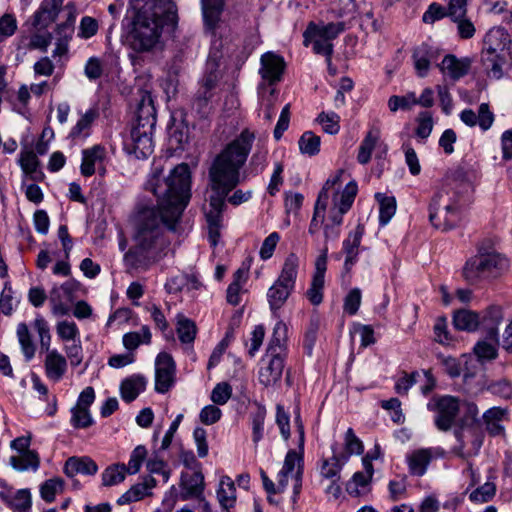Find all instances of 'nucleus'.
Listing matches in <instances>:
<instances>
[{
  "instance_id": "5fc2aeb1",
  "label": "nucleus",
  "mask_w": 512,
  "mask_h": 512,
  "mask_svg": "<svg viewBox=\"0 0 512 512\" xmlns=\"http://www.w3.org/2000/svg\"><path fill=\"white\" fill-rule=\"evenodd\" d=\"M371 478L363 472L354 473L352 479L346 484V491L349 495L357 497L368 486Z\"/></svg>"
},
{
  "instance_id": "338daca9",
  "label": "nucleus",
  "mask_w": 512,
  "mask_h": 512,
  "mask_svg": "<svg viewBox=\"0 0 512 512\" xmlns=\"http://www.w3.org/2000/svg\"><path fill=\"white\" fill-rule=\"evenodd\" d=\"M98 32V22L95 18L84 16L80 21L78 36L82 39H89Z\"/></svg>"
},
{
  "instance_id": "a878e982",
  "label": "nucleus",
  "mask_w": 512,
  "mask_h": 512,
  "mask_svg": "<svg viewBox=\"0 0 512 512\" xmlns=\"http://www.w3.org/2000/svg\"><path fill=\"white\" fill-rule=\"evenodd\" d=\"M503 319V310L500 306L492 305L484 311L480 318V324L487 327V336L489 339L494 341L498 340V326Z\"/></svg>"
},
{
  "instance_id": "6e6552de",
  "label": "nucleus",
  "mask_w": 512,
  "mask_h": 512,
  "mask_svg": "<svg viewBox=\"0 0 512 512\" xmlns=\"http://www.w3.org/2000/svg\"><path fill=\"white\" fill-rule=\"evenodd\" d=\"M454 435L459 443V445L454 448V452L458 457L468 459L478 454L483 444V436L479 427L459 426L455 429Z\"/></svg>"
},
{
  "instance_id": "72a5a7b5",
  "label": "nucleus",
  "mask_w": 512,
  "mask_h": 512,
  "mask_svg": "<svg viewBox=\"0 0 512 512\" xmlns=\"http://www.w3.org/2000/svg\"><path fill=\"white\" fill-rule=\"evenodd\" d=\"M506 413L507 410L505 409L500 407H492L483 414V420L486 424V429L491 435L497 436L503 433L504 428L501 425V421L503 420Z\"/></svg>"
},
{
  "instance_id": "5701e85b",
  "label": "nucleus",
  "mask_w": 512,
  "mask_h": 512,
  "mask_svg": "<svg viewBox=\"0 0 512 512\" xmlns=\"http://www.w3.org/2000/svg\"><path fill=\"white\" fill-rule=\"evenodd\" d=\"M46 376L54 382L60 381L67 371V360L57 350L47 353L44 362Z\"/></svg>"
},
{
  "instance_id": "7c9ffc66",
  "label": "nucleus",
  "mask_w": 512,
  "mask_h": 512,
  "mask_svg": "<svg viewBox=\"0 0 512 512\" xmlns=\"http://www.w3.org/2000/svg\"><path fill=\"white\" fill-rule=\"evenodd\" d=\"M381 137L380 130H370L362 140L357 154V161L361 165H366L370 162L372 153L378 144Z\"/></svg>"
},
{
  "instance_id": "423d86ee",
  "label": "nucleus",
  "mask_w": 512,
  "mask_h": 512,
  "mask_svg": "<svg viewBox=\"0 0 512 512\" xmlns=\"http://www.w3.org/2000/svg\"><path fill=\"white\" fill-rule=\"evenodd\" d=\"M444 198L442 192L436 193L432 198L429 205V221L435 228L448 231L459 224L461 214L456 204L447 203Z\"/></svg>"
},
{
  "instance_id": "052dcab7",
  "label": "nucleus",
  "mask_w": 512,
  "mask_h": 512,
  "mask_svg": "<svg viewBox=\"0 0 512 512\" xmlns=\"http://www.w3.org/2000/svg\"><path fill=\"white\" fill-rule=\"evenodd\" d=\"M496 493V485L487 481L482 486L476 488L469 496L472 502L485 503L490 501Z\"/></svg>"
},
{
  "instance_id": "c756f323",
  "label": "nucleus",
  "mask_w": 512,
  "mask_h": 512,
  "mask_svg": "<svg viewBox=\"0 0 512 512\" xmlns=\"http://www.w3.org/2000/svg\"><path fill=\"white\" fill-rule=\"evenodd\" d=\"M453 325L457 330L473 332L480 325V316L471 310L460 309L453 315Z\"/></svg>"
},
{
  "instance_id": "9d476101",
  "label": "nucleus",
  "mask_w": 512,
  "mask_h": 512,
  "mask_svg": "<svg viewBox=\"0 0 512 512\" xmlns=\"http://www.w3.org/2000/svg\"><path fill=\"white\" fill-rule=\"evenodd\" d=\"M153 129L132 126L130 138L125 141L124 147L127 153L133 154L137 159H146L153 152Z\"/></svg>"
},
{
  "instance_id": "b1692460",
  "label": "nucleus",
  "mask_w": 512,
  "mask_h": 512,
  "mask_svg": "<svg viewBox=\"0 0 512 512\" xmlns=\"http://www.w3.org/2000/svg\"><path fill=\"white\" fill-rule=\"evenodd\" d=\"M146 378L140 374H134L122 380L120 395L126 403L134 401L146 388Z\"/></svg>"
},
{
  "instance_id": "ddd939ff",
  "label": "nucleus",
  "mask_w": 512,
  "mask_h": 512,
  "mask_svg": "<svg viewBox=\"0 0 512 512\" xmlns=\"http://www.w3.org/2000/svg\"><path fill=\"white\" fill-rule=\"evenodd\" d=\"M284 370V358L268 356L265 354L261 360V367L258 372L259 382L265 387L276 384L282 377Z\"/></svg>"
},
{
  "instance_id": "1a4fd4ad",
  "label": "nucleus",
  "mask_w": 512,
  "mask_h": 512,
  "mask_svg": "<svg viewBox=\"0 0 512 512\" xmlns=\"http://www.w3.org/2000/svg\"><path fill=\"white\" fill-rule=\"evenodd\" d=\"M176 363L171 354L160 352L155 359V391L167 393L175 384Z\"/></svg>"
},
{
  "instance_id": "bf43d9fd",
  "label": "nucleus",
  "mask_w": 512,
  "mask_h": 512,
  "mask_svg": "<svg viewBox=\"0 0 512 512\" xmlns=\"http://www.w3.org/2000/svg\"><path fill=\"white\" fill-rule=\"evenodd\" d=\"M363 231L358 226L356 230L350 232L347 238L343 241V251L346 256L358 258V248L361 243Z\"/></svg>"
},
{
  "instance_id": "3c124183",
  "label": "nucleus",
  "mask_w": 512,
  "mask_h": 512,
  "mask_svg": "<svg viewBox=\"0 0 512 512\" xmlns=\"http://www.w3.org/2000/svg\"><path fill=\"white\" fill-rule=\"evenodd\" d=\"M13 294L14 291L11 283L6 281L0 294V311L6 316H10L13 313L14 307L19 303L18 300L14 299Z\"/></svg>"
},
{
  "instance_id": "f3484780",
  "label": "nucleus",
  "mask_w": 512,
  "mask_h": 512,
  "mask_svg": "<svg viewBox=\"0 0 512 512\" xmlns=\"http://www.w3.org/2000/svg\"><path fill=\"white\" fill-rule=\"evenodd\" d=\"M64 0H43L33 15L32 25L36 29H46L58 17Z\"/></svg>"
},
{
  "instance_id": "bb28decb",
  "label": "nucleus",
  "mask_w": 512,
  "mask_h": 512,
  "mask_svg": "<svg viewBox=\"0 0 512 512\" xmlns=\"http://www.w3.org/2000/svg\"><path fill=\"white\" fill-rule=\"evenodd\" d=\"M223 9L224 0H212V3H202L204 26L211 34H215Z\"/></svg>"
},
{
  "instance_id": "864d4df0",
  "label": "nucleus",
  "mask_w": 512,
  "mask_h": 512,
  "mask_svg": "<svg viewBox=\"0 0 512 512\" xmlns=\"http://www.w3.org/2000/svg\"><path fill=\"white\" fill-rule=\"evenodd\" d=\"M362 302V292L359 288L351 289L343 299V312L353 316L358 313Z\"/></svg>"
},
{
  "instance_id": "603ef678",
  "label": "nucleus",
  "mask_w": 512,
  "mask_h": 512,
  "mask_svg": "<svg viewBox=\"0 0 512 512\" xmlns=\"http://www.w3.org/2000/svg\"><path fill=\"white\" fill-rule=\"evenodd\" d=\"M11 507L19 512H28L31 508V493L28 489H20L8 498Z\"/></svg>"
},
{
  "instance_id": "2eb2a0df",
  "label": "nucleus",
  "mask_w": 512,
  "mask_h": 512,
  "mask_svg": "<svg viewBox=\"0 0 512 512\" xmlns=\"http://www.w3.org/2000/svg\"><path fill=\"white\" fill-rule=\"evenodd\" d=\"M106 148L101 144H96L82 151V163L80 166L81 174L84 177H90L96 172V166L102 173L105 172L103 163L106 159Z\"/></svg>"
},
{
  "instance_id": "f8f14e48",
  "label": "nucleus",
  "mask_w": 512,
  "mask_h": 512,
  "mask_svg": "<svg viewBox=\"0 0 512 512\" xmlns=\"http://www.w3.org/2000/svg\"><path fill=\"white\" fill-rule=\"evenodd\" d=\"M183 113L171 117V123L168 126V144L169 149L174 152L184 151L189 143V126L186 123Z\"/></svg>"
},
{
  "instance_id": "79ce46f5",
  "label": "nucleus",
  "mask_w": 512,
  "mask_h": 512,
  "mask_svg": "<svg viewBox=\"0 0 512 512\" xmlns=\"http://www.w3.org/2000/svg\"><path fill=\"white\" fill-rule=\"evenodd\" d=\"M17 337L25 359L30 361L35 355L36 347L32 341L28 326L25 323L18 324Z\"/></svg>"
},
{
  "instance_id": "7ed1b4c3",
  "label": "nucleus",
  "mask_w": 512,
  "mask_h": 512,
  "mask_svg": "<svg viewBox=\"0 0 512 512\" xmlns=\"http://www.w3.org/2000/svg\"><path fill=\"white\" fill-rule=\"evenodd\" d=\"M129 5L134 11L129 40L136 52L150 51L164 27L174 30L177 26V7L172 0H130Z\"/></svg>"
},
{
  "instance_id": "09e8293b",
  "label": "nucleus",
  "mask_w": 512,
  "mask_h": 512,
  "mask_svg": "<svg viewBox=\"0 0 512 512\" xmlns=\"http://www.w3.org/2000/svg\"><path fill=\"white\" fill-rule=\"evenodd\" d=\"M417 127L415 134L421 140H426L433 130L434 122L431 112L422 111L416 118Z\"/></svg>"
},
{
  "instance_id": "13d9d810",
  "label": "nucleus",
  "mask_w": 512,
  "mask_h": 512,
  "mask_svg": "<svg viewBox=\"0 0 512 512\" xmlns=\"http://www.w3.org/2000/svg\"><path fill=\"white\" fill-rule=\"evenodd\" d=\"M146 457V447L143 445L136 446L130 455L128 466H126V472L130 475L138 473Z\"/></svg>"
},
{
  "instance_id": "2f4dec72",
  "label": "nucleus",
  "mask_w": 512,
  "mask_h": 512,
  "mask_svg": "<svg viewBox=\"0 0 512 512\" xmlns=\"http://www.w3.org/2000/svg\"><path fill=\"white\" fill-rule=\"evenodd\" d=\"M217 498L220 506L224 509H230L236 502V488L233 480L229 476H223L217 489Z\"/></svg>"
},
{
  "instance_id": "69168bd1",
  "label": "nucleus",
  "mask_w": 512,
  "mask_h": 512,
  "mask_svg": "<svg viewBox=\"0 0 512 512\" xmlns=\"http://www.w3.org/2000/svg\"><path fill=\"white\" fill-rule=\"evenodd\" d=\"M325 280L312 278L309 289L306 292V296L311 304L317 306L323 301V288Z\"/></svg>"
},
{
  "instance_id": "4d7b16f0",
  "label": "nucleus",
  "mask_w": 512,
  "mask_h": 512,
  "mask_svg": "<svg viewBox=\"0 0 512 512\" xmlns=\"http://www.w3.org/2000/svg\"><path fill=\"white\" fill-rule=\"evenodd\" d=\"M94 421L89 409L74 406L71 409V424L76 429L88 428Z\"/></svg>"
},
{
  "instance_id": "0eeeda50",
  "label": "nucleus",
  "mask_w": 512,
  "mask_h": 512,
  "mask_svg": "<svg viewBox=\"0 0 512 512\" xmlns=\"http://www.w3.org/2000/svg\"><path fill=\"white\" fill-rule=\"evenodd\" d=\"M427 407L429 410L436 411L434 423L437 429L446 432L455 424L460 411V402L454 396L444 395L433 398Z\"/></svg>"
},
{
  "instance_id": "58836bf2",
  "label": "nucleus",
  "mask_w": 512,
  "mask_h": 512,
  "mask_svg": "<svg viewBox=\"0 0 512 512\" xmlns=\"http://www.w3.org/2000/svg\"><path fill=\"white\" fill-rule=\"evenodd\" d=\"M432 52L427 45L417 47L413 52L414 67L420 77H425L430 68Z\"/></svg>"
},
{
  "instance_id": "a19ab883",
  "label": "nucleus",
  "mask_w": 512,
  "mask_h": 512,
  "mask_svg": "<svg viewBox=\"0 0 512 512\" xmlns=\"http://www.w3.org/2000/svg\"><path fill=\"white\" fill-rule=\"evenodd\" d=\"M357 194V184L354 181L349 182L344 190L334 198V206L340 208L342 213H347L351 208Z\"/></svg>"
},
{
  "instance_id": "680f3d73",
  "label": "nucleus",
  "mask_w": 512,
  "mask_h": 512,
  "mask_svg": "<svg viewBox=\"0 0 512 512\" xmlns=\"http://www.w3.org/2000/svg\"><path fill=\"white\" fill-rule=\"evenodd\" d=\"M317 121L322 126L324 132L335 135L340 130L339 116L336 113L326 114L320 113L317 117Z\"/></svg>"
},
{
  "instance_id": "4468645a",
  "label": "nucleus",
  "mask_w": 512,
  "mask_h": 512,
  "mask_svg": "<svg viewBox=\"0 0 512 512\" xmlns=\"http://www.w3.org/2000/svg\"><path fill=\"white\" fill-rule=\"evenodd\" d=\"M345 28L346 26L344 22H330L323 25L310 22L303 33V44L308 46L310 44V40L313 38H322L328 42H331L332 40L336 39L339 34L345 30Z\"/></svg>"
},
{
  "instance_id": "0e129e2a",
  "label": "nucleus",
  "mask_w": 512,
  "mask_h": 512,
  "mask_svg": "<svg viewBox=\"0 0 512 512\" xmlns=\"http://www.w3.org/2000/svg\"><path fill=\"white\" fill-rule=\"evenodd\" d=\"M266 411L259 408L252 416V440L257 444L263 438Z\"/></svg>"
},
{
  "instance_id": "49530a36",
  "label": "nucleus",
  "mask_w": 512,
  "mask_h": 512,
  "mask_svg": "<svg viewBox=\"0 0 512 512\" xmlns=\"http://www.w3.org/2000/svg\"><path fill=\"white\" fill-rule=\"evenodd\" d=\"M63 487L64 481L61 478L48 479L40 486L41 498L47 503H51L55 500L56 494L62 492Z\"/></svg>"
},
{
  "instance_id": "4be33fe9",
  "label": "nucleus",
  "mask_w": 512,
  "mask_h": 512,
  "mask_svg": "<svg viewBox=\"0 0 512 512\" xmlns=\"http://www.w3.org/2000/svg\"><path fill=\"white\" fill-rule=\"evenodd\" d=\"M98 471L96 462L90 457H70L64 465V473L67 477H74L77 474L95 475Z\"/></svg>"
},
{
  "instance_id": "a18cd8bd",
  "label": "nucleus",
  "mask_w": 512,
  "mask_h": 512,
  "mask_svg": "<svg viewBox=\"0 0 512 512\" xmlns=\"http://www.w3.org/2000/svg\"><path fill=\"white\" fill-rule=\"evenodd\" d=\"M421 373L420 371H413L411 373H407L405 371L401 372L399 378L396 379L394 385V391L398 395H406L409 389L416 383L420 382Z\"/></svg>"
},
{
  "instance_id": "9b49d317",
  "label": "nucleus",
  "mask_w": 512,
  "mask_h": 512,
  "mask_svg": "<svg viewBox=\"0 0 512 512\" xmlns=\"http://www.w3.org/2000/svg\"><path fill=\"white\" fill-rule=\"evenodd\" d=\"M179 487V498L182 501L190 499L204 500L205 481L201 470L192 473L182 472Z\"/></svg>"
},
{
  "instance_id": "412c9836",
  "label": "nucleus",
  "mask_w": 512,
  "mask_h": 512,
  "mask_svg": "<svg viewBox=\"0 0 512 512\" xmlns=\"http://www.w3.org/2000/svg\"><path fill=\"white\" fill-rule=\"evenodd\" d=\"M460 119L469 127H474L478 124L483 131H486L494 122V114L490 111L487 103H482L479 106L478 114L472 109H464L460 113Z\"/></svg>"
},
{
  "instance_id": "37998d69",
  "label": "nucleus",
  "mask_w": 512,
  "mask_h": 512,
  "mask_svg": "<svg viewBox=\"0 0 512 512\" xmlns=\"http://www.w3.org/2000/svg\"><path fill=\"white\" fill-rule=\"evenodd\" d=\"M345 454L339 455L344 461H347L351 455H360L364 451L362 441L356 436L352 428H348L344 437Z\"/></svg>"
},
{
  "instance_id": "8fccbe9b",
  "label": "nucleus",
  "mask_w": 512,
  "mask_h": 512,
  "mask_svg": "<svg viewBox=\"0 0 512 512\" xmlns=\"http://www.w3.org/2000/svg\"><path fill=\"white\" fill-rule=\"evenodd\" d=\"M320 328V320L318 317H311L309 320V324L306 328L304 339H303V347L306 353L310 356L312 355L313 348L315 346L318 331Z\"/></svg>"
},
{
  "instance_id": "6e6d98bb",
  "label": "nucleus",
  "mask_w": 512,
  "mask_h": 512,
  "mask_svg": "<svg viewBox=\"0 0 512 512\" xmlns=\"http://www.w3.org/2000/svg\"><path fill=\"white\" fill-rule=\"evenodd\" d=\"M216 64L211 65V70L205 74L203 77L202 83L204 87V92L199 95L198 101L204 102L205 104L211 99L212 94L210 91L215 88L218 82V73L216 69Z\"/></svg>"
},
{
  "instance_id": "cd10ccee",
  "label": "nucleus",
  "mask_w": 512,
  "mask_h": 512,
  "mask_svg": "<svg viewBox=\"0 0 512 512\" xmlns=\"http://www.w3.org/2000/svg\"><path fill=\"white\" fill-rule=\"evenodd\" d=\"M505 56L500 55L494 48H488L482 54V63L487 75L494 79L503 77V65L505 64Z\"/></svg>"
},
{
  "instance_id": "e2e57ef3",
  "label": "nucleus",
  "mask_w": 512,
  "mask_h": 512,
  "mask_svg": "<svg viewBox=\"0 0 512 512\" xmlns=\"http://www.w3.org/2000/svg\"><path fill=\"white\" fill-rule=\"evenodd\" d=\"M232 395V387L227 382L216 384L211 392V401L217 405H224Z\"/></svg>"
},
{
  "instance_id": "774afa93",
  "label": "nucleus",
  "mask_w": 512,
  "mask_h": 512,
  "mask_svg": "<svg viewBox=\"0 0 512 512\" xmlns=\"http://www.w3.org/2000/svg\"><path fill=\"white\" fill-rule=\"evenodd\" d=\"M20 166L26 174H32L36 172L39 161L34 151L26 150L20 154Z\"/></svg>"
},
{
  "instance_id": "6ab92c4d",
  "label": "nucleus",
  "mask_w": 512,
  "mask_h": 512,
  "mask_svg": "<svg viewBox=\"0 0 512 512\" xmlns=\"http://www.w3.org/2000/svg\"><path fill=\"white\" fill-rule=\"evenodd\" d=\"M157 485V480L150 475L143 477V481L131 486L129 490L123 493L118 499V505H126L132 502L142 500L144 497L152 495V489Z\"/></svg>"
},
{
  "instance_id": "a211bd4d",
  "label": "nucleus",
  "mask_w": 512,
  "mask_h": 512,
  "mask_svg": "<svg viewBox=\"0 0 512 512\" xmlns=\"http://www.w3.org/2000/svg\"><path fill=\"white\" fill-rule=\"evenodd\" d=\"M285 69V62L283 57L267 52L261 56V77L269 84H274L281 80L282 74Z\"/></svg>"
},
{
  "instance_id": "c9c22d12",
  "label": "nucleus",
  "mask_w": 512,
  "mask_h": 512,
  "mask_svg": "<svg viewBox=\"0 0 512 512\" xmlns=\"http://www.w3.org/2000/svg\"><path fill=\"white\" fill-rule=\"evenodd\" d=\"M151 331L149 326L143 325L140 331L128 332L123 335V345L129 351H134L140 344L151 343Z\"/></svg>"
},
{
  "instance_id": "20e7f679",
  "label": "nucleus",
  "mask_w": 512,
  "mask_h": 512,
  "mask_svg": "<svg viewBox=\"0 0 512 512\" xmlns=\"http://www.w3.org/2000/svg\"><path fill=\"white\" fill-rule=\"evenodd\" d=\"M509 267L508 259L490 247V241H483L477 247V254L467 260L463 276L470 284L500 277Z\"/></svg>"
},
{
  "instance_id": "de8ad7c7",
  "label": "nucleus",
  "mask_w": 512,
  "mask_h": 512,
  "mask_svg": "<svg viewBox=\"0 0 512 512\" xmlns=\"http://www.w3.org/2000/svg\"><path fill=\"white\" fill-rule=\"evenodd\" d=\"M76 15L69 12L67 19L58 24L55 29L56 41L70 42L74 34Z\"/></svg>"
},
{
  "instance_id": "c03bdc74",
  "label": "nucleus",
  "mask_w": 512,
  "mask_h": 512,
  "mask_svg": "<svg viewBox=\"0 0 512 512\" xmlns=\"http://www.w3.org/2000/svg\"><path fill=\"white\" fill-rule=\"evenodd\" d=\"M320 143V137L314 134L312 131L304 132L298 141L301 153L309 156H315L319 153Z\"/></svg>"
},
{
  "instance_id": "4c0bfd02",
  "label": "nucleus",
  "mask_w": 512,
  "mask_h": 512,
  "mask_svg": "<svg viewBox=\"0 0 512 512\" xmlns=\"http://www.w3.org/2000/svg\"><path fill=\"white\" fill-rule=\"evenodd\" d=\"M176 318V331L179 340L184 344L193 343L197 334V327L195 322L185 317L183 314H178Z\"/></svg>"
},
{
  "instance_id": "dca6fc26",
  "label": "nucleus",
  "mask_w": 512,
  "mask_h": 512,
  "mask_svg": "<svg viewBox=\"0 0 512 512\" xmlns=\"http://www.w3.org/2000/svg\"><path fill=\"white\" fill-rule=\"evenodd\" d=\"M157 122L156 108L149 92H144L136 109V119L133 126L154 129Z\"/></svg>"
},
{
  "instance_id": "39448f33",
  "label": "nucleus",
  "mask_w": 512,
  "mask_h": 512,
  "mask_svg": "<svg viewBox=\"0 0 512 512\" xmlns=\"http://www.w3.org/2000/svg\"><path fill=\"white\" fill-rule=\"evenodd\" d=\"M299 258L295 253H290L283 264L280 275L274 284L268 289L267 299L274 315L285 304L293 292L298 275Z\"/></svg>"
},
{
  "instance_id": "473e14b6",
  "label": "nucleus",
  "mask_w": 512,
  "mask_h": 512,
  "mask_svg": "<svg viewBox=\"0 0 512 512\" xmlns=\"http://www.w3.org/2000/svg\"><path fill=\"white\" fill-rule=\"evenodd\" d=\"M431 458L432 455L428 449H419L414 451L408 457V465L411 474L416 476L424 475L431 461Z\"/></svg>"
},
{
  "instance_id": "393cba45",
  "label": "nucleus",
  "mask_w": 512,
  "mask_h": 512,
  "mask_svg": "<svg viewBox=\"0 0 512 512\" xmlns=\"http://www.w3.org/2000/svg\"><path fill=\"white\" fill-rule=\"evenodd\" d=\"M287 332L288 328L283 321L280 320L275 324L272 337L266 350L268 356L276 355L285 358Z\"/></svg>"
},
{
  "instance_id": "ea45409f",
  "label": "nucleus",
  "mask_w": 512,
  "mask_h": 512,
  "mask_svg": "<svg viewBox=\"0 0 512 512\" xmlns=\"http://www.w3.org/2000/svg\"><path fill=\"white\" fill-rule=\"evenodd\" d=\"M126 474L125 464L110 465L102 472V484L107 487L117 485L125 480Z\"/></svg>"
},
{
  "instance_id": "aec40b11",
  "label": "nucleus",
  "mask_w": 512,
  "mask_h": 512,
  "mask_svg": "<svg viewBox=\"0 0 512 512\" xmlns=\"http://www.w3.org/2000/svg\"><path fill=\"white\" fill-rule=\"evenodd\" d=\"M471 64L472 61L468 57L457 58L453 54H448L439 64V68L443 74L457 81L468 74Z\"/></svg>"
},
{
  "instance_id": "f03ea898",
  "label": "nucleus",
  "mask_w": 512,
  "mask_h": 512,
  "mask_svg": "<svg viewBox=\"0 0 512 512\" xmlns=\"http://www.w3.org/2000/svg\"><path fill=\"white\" fill-rule=\"evenodd\" d=\"M254 140L255 134L244 129L216 156L209 168L212 194L209 197L210 210L205 216L212 246L217 245L220 237L226 197L240 182V169L247 160Z\"/></svg>"
},
{
  "instance_id": "c85d7f7f",
  "label": "nucleus",
  "mask_w": 512,
  "mask_h": 512,
  "mask_svg": "<svg viewBox=\"0 0 512 512\" xmlns=\"http://www.w3.org/2000/svg\"><path fill=\"white\" fill-rule=\"evenodd\" d=\"M98 117V108L92 107L88 109L77 121V123L72 127L68 137L72 140H76L79 138H87L90 135V130L92 128L93 123L96 119H98Z\"/></svg>"
},
{
  "instance_id": "e433bc0d",
  "label": "nucleus",
  "mask_w": 512,
  "mask_h": 512,
  "mask_svg": "<svg viewBox=\"0 0 512 512\" xmlns=\"http://www.w3.org/2000/svg\"><path fill=\"white\" fill-rule=\"evenodd\" d=\"M10 464L18 471H25L32 469L36 471L40 465V459L38 453L34 450H27L21 453L20 456H12L10 458Z\"/></svg>"
},
{
  "instance_id": "f704fd0d",
  "label": "nucleus",
  "mask_w": 512,
  "mask_h": 512,
  "mask_svg": "<svg viewBox=\"0 0 512 512\" xmlns=\"http://www.w3.org/2000/svg\"><path fill=\"white\" fill-rule=\"evenodd\" d=\"M344 461L339 455H337L333 448V455L328 459H324L321 464L320 474L323 478L330 481H339L340 471L342 469Z\"/></svg>"
},
{
  "instance_id": "f257e3e1",
  "label": "nucleus",
  "mask_w": 512,
  "mask_h": 512,
  "mask_svg": "<svg viewBox=\"0 0 512 512\" xmlns=\"http://www.w3.org/2000/svg\"><path fill=\"white\" fill-rule=\"evenodd\" d=\"M145 189L157 198V206L138 208L134 245L124 254V264L129 270H147L166 255L170 242L165 229L175 231L191 198L189 165L178 164L166 177L163 167L154 164Z\"/></svg>"
}]
</instances>
